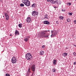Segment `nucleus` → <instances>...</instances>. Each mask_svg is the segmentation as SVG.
<instances>
[{
	"label": "nucleus",
	"instance_id": "f257e3e1",
	"mask_svg": "<svg viewBox=\"0 0 76 76\" xmlns=\"http://www.w3.org/2000/svg\"><path fill=\"white\" fill-rule=\"evenodd\" d=\"M26 58L28 61L31 60L32 58V56L30 53H28L26 55Z\"/></svg>",
	"mask_w": 76,
	"mask_h": 76
},
{
	"label": "nucleus",
	"instance_id": "f03ea898",
	"mask_svg": "<svg viewBox=\"0 0 76 76\" xmlns=\"http://www.w3.org/2000/svg\"><path fill=\"white\" fill-rule=\"evenodd\" d=\"M22 1L26 6H30L31 2L29 0H23Z\"/></svg>",
	"mask_w": 76,
	"mask_h": 76
},
{
	"label": "nucleus",
	"instance_id": "7ed1b4c3",
	"mask_svg": "<svg viewBox=\"0 0 76 76\" xmlns=\"http://www.w3.org/2000/svg\"><path fill=\"white\" fill-rule=\"evenodd\" d=\"M48 31H50L49 30H48V31H42L40 33V36H41V37H44V35H45V33H46V32H48Z\"/></svg>",
	"mask_w": 76,
	"mask_h": 76
},
{
	"label": "nucleus",
	"instance_id": "20e7f679",
	"mask_svg": "<svg viewBox=\"0 0 76 76\" xmlns=\"http://www.w3.org/2000/svg\"><path fill=\"white\" fill-rule=\"evenodd\" d=\"M32 15L33 16H37L38 15V12L36 11H33L32 12Z\"/></svg>",
	"mask_w": 76,
	"mask_h": 76
},
{
	"label": "nucleus",
	"instance_id": "39448f33",
	"mask_svg": "<svg viewBox=\"0 0 76 76\" xmlns=\"http://www.w3.org/2000/svg\"><path fill=\"white\" fill-rule=\"evenodd\" d=\"M12 63H16L17 61L16 60V57L15 56H14L12 57Z\"/></svg>",
	"mask_w": 76,
	"mask_h": 76
},
{
	"label": "nucleus",
	"instance_id": "423d86ee",
	"mask_svg": "<svg viewBox=\"0 0 76 76\" xmlns=\"http://www.w3.org/2000/svg\"><path fill=\"white\" fill-rule=\"evenodd\" d=\"M31 69L32 71H33V72H35V65H33L31 66Z\"/></svg>",
	"mask_w": 76,
	"mask_h": 76
},
{
	"label": "nucleus",
	"instance_id": "0eeeda50",
	"mask_svg": "<svg viewBox=\"0 0 76 76\" xmlns=\"http://www.w3.org/2000/svg\"><path fill=\"white\" fill-rule=\"evenodd\" d=\"M26 22L27 23H29L31 22V17L27 18L26 19Z\"/></svg>",
	"mask_w": 76,
	"mask_h": 76
},
{
	"label": "nucleus",
	"instance_id": "6e6552de",
	"mask_svg": "<svg viewBox=\"0 0 76 76\" xmlns=\"http://www.w3.org/2000/svg\"><path fill=\"white\" fill-rule=\"evenodd\" d=\"M44 23L46 25H49L50 24V22L48 21H45L44 22Z\"/></svg>",
	"mask_w": 76,
	"mask_h": 76
},
{
	"label": "nucleus",
	"instance_id": "1a4fd4ad",
	"mask_svg": "<svg viewBox=\"0 0 76 76\" xmlns=\"http://www.w3.org/2000/svg\"><path fill=\"white\" fill-rule=\"evenodd\" d=\"M55 3H56L57 4H61V2L58 0H56V1Z\"/></svg>",
	"mask_w": 76,
	"mask_h": 76
},
{
	"label": "nucleus",
	"instance_id": "9d476101",
	"mask_svg": "<svg viewBox=\"0 0 76 76\" xmlns=\"http://www.w3.org/2000/svg\"><path fill=\"white\" fill-rule=\"evenodd\" d=\"M15 35H19V31L17 30H15Z\"/></svg>",
	"mask_w": 76,
	"mask_h": 76
},
{
	"label": "nucleus",
	"instance_id": "9b49d317",
	"mask_svg": "<svg viewBox=\"0 0 76 76\" xmlns=\"http://www.w3.org/2000/svg\"><path fill=\"white\" fill-rule=\"evenodd\" d=\"M44 51L42 50L40 52V55L42 56L44 55Z\"/></svg>",
	"mask_w": 76,
	"mask_h": 76
},
{
	"label": "nucleus",
	"instance_id": "f8f14e48",
	"mask_svg": "<svg viewBox=\"0 0 76 76\" xmlns=\"http://www.w3.org/2000/svg\"><path fill=\"white\" fill-rule=\"evenodd\" d=\"M44 19H48V15H45L44 18Z\"/></svg>",
	"mask_w": 76,
	"mask_h": 76
},
{
	"label": "nucleus",
	"instance_id": "ddd939ff",
	"mask_svg": "<svg viewBox=\"0 0 76 76\" xmlns=\"http://www.w3.org/2000/svg\"><path fill=\"white\" fill-rule=\"evenodd\" d=\"M50 2L52 4H55L56 2L54 1V0H50Z\"/></svg>",
	"mask_w": 76,
	"mask_h": 76
},
{
	"label": "nucleus",
	"instance_id": "4468645a",
	"mask_svg": "<svg viewBox=\"0 0 76 76\" xmlns=\"http://www.w3.org/2000/svg\"><path fill=\"white\" fill-rule=\"evenodd\" d=\"M67 55V53H64L62 54L64 57H66Z\"/></svg>",
	"mask_w": 76,
	"mask_h": 76
},
{
	"label": "nucleus",
	"instance_id": "2eb2a0df",
	"mask_svg": "<svg viewBox=\"0 0 76 76\" xmlns=\"http://www.w3.org/2000/svg\"><path fill=\"white\" fill-rule=\"evenodd\" d=\"M57 63V60H53V63L54 65L56 64Z\"/></svg>",
	"mask_w": 76,
	"mask_h": 76
},
{
	"label": "nucleus",
	"instance_id": "dca6fc26",
	"mask_svg": "<svg viewBox=\"0 0 76 76\" xmlns=\"http://www.w3.org/2000/svg\"><path fill=\"white\" fill-rule=\"evenodd\" d=\"M59 19L60 20H63L64 19V17L62 16H60L59 17Z\"/></svg>",
	"mask_w": 76,
	"mask_h": 76
},
{
	"label": "nucleus",
	"instance_id": "f3484780",
	"mask_svg": "<svg viewBox=\"0 0 76 76\" xmlns=\"http://www.w3.org/2000/svg\"><path fill=\"white\" fill-rule=\"evenodd\" d=\"M28 40H29V38H25L24 39V40L25 41H26V42H27V41H28Z\"/></svg>",
	"mask_w": 76,
	"mask_h": 76
},
{
	"label": "nucleus",
	"instance_id": "a211bd4d",
	"mask_svg": "<svg viewBox=\"0 0 76 76\" xmlns=\"http://www.w3.org/2000/svg\"><path fill=\"white\" fill-rule=\"evenodd\" d=\"M22 26V24L20 23L18 25V26L19 28H21Z\"/></svg>",
	"mask_w": 76,
	"mask_h": 76
},
{
	"label": "nucleus",
	"instance_id": "6ab92c4d",
	"mask_svg": "<svg viewBox=\"0 0 76 76\" xmlns=\"http://www.w3.org/2000/svg\"><path fill=\"white\" fill-rule=\"evenodd\" d=\"M36 5V4L35 3H34L31 5V7H35V5Z\"/></svg>",
	"mask_w": 76,
	"mask_h": 76
},
{
	"label": "nucleus",
	"instance_id": "aec40b11",
	"mask_svg": "<svg viewBox=\"0 0 76 76\" xmlns=\"http://www.w3.org/2000/svg\"><path fill=\"white\" fill-rule=\"evenodd\" d=\"M20 6H21V7H23L24 6V4H20Z\"/></svg>",
	"mask_w": 76,
	"mask_h": 76
},
{
	"label": "nucleus",
	"instance_id": "412c9836",
	"mask_svg": "<svg viewBox=\"0 0 76 76\" xmlns=\"http://www.w3.org/2000/svg\"><path fill=\"white\" fill-rule=\"evenodd\" d=\"M9 16H7L6 17V19L7 20H9Z\"/></svg>",
	"mask_w": 76,
	"mask_h": 76
},
{
	"label": "nucleus",
	"instance_id": "4be33fe9",
	"mask_svg": "<svg viewBox=\"0 0 76 76\" xmlns=\"http://www.w3.org/2000/svg\"><path fill=\"white\" fill-rule=\"evenodd\" d=\"M5 17H7V16H9V15H8L7 13H6L5 14Z\"/></svg>",
	"mask_w": 76,
	"mask_h": 76
},
{
	"label": "nucleus",
	"instance_id": "5701e85b",
	"mask_svg": "<svg viewBox=\"0 0 76 76\" xmlns=\"http://www.w3.org/2000/svg\"><path fill=\"white\" fill-rule=\"evenodd\" d=\"M52 72H56V69L55 68L52 69Z\"/></svg>",
	"mask_w": 76,
	"mask_h": 76
},
{
	"label": "nucleus",
	"instance_id": "b1692460",
	"mask_svg": "<svg viewBox=\"0 0 76 76\" xmlns=\"http://www.w3.org/2000/svg\"><path fill=\"white\" fill-rule=\"evenodd\" d=\"M5 76H10V75L8 73L6 74Z\"/></svg>",
	"mask_w": 76,
	"mask_h": 76
},
{
	"label": "nucleus",
	"instance_id": "393cba45",
	"mask_svg": "<svg viewBox=\"0 0 76 76\" xmlns=\"http://www.w3.org/2000/svg\"><path fill=\"white\" fill-rule=\"evenodd\" d=\"M67 21L68 22H69L70 21V19H68L67 20Z\"/></svg>",
	"mask_w": 76,
	"mask_h": 76
},
{
	"label": "nucleus",
	"instance_id": "a878e982",
	"mask_svg": "<svg viewBox=\"0 0 76 76\" xmlns=\"http://www.w3.org/2000/svg\"><path fill=\"white\" fill-rule=\"evenodd\" d=\"M73 55L74 56H76V52L73 53Z\"/></svg>",
	"mask_w": 76,
	"mask_h": 76
},
{
	"label": "nucleus",
	"instance_id": "bb28decb",
	"mask_svg": "<svg viewBox=\"0 0 76 76\" xmlns=\"http://www.w3.org/2000/svg\"><path fill=\"white\" fill-rule=\"evenodd\" d=\"M43 37H44L45 38H47L48 37V36H45V35H44L43 36Z\"/></svg>",
	"mask_w": 76,
	"mask_h": 76
},
{
	"label": "nucleus",
	"instance_id": "cd10ccee",
	"mask_svg": "<svg viewBox=\"0 0 76 76\" xmlns=\"http://www.w3.org/2000/svg\"><path fill=\"white\" fill-rule=\"evenodd\" d=\"M68 15H70V16H72V13L70 12H69L68 13Z\"/></svg>",
	"mask_w": 76,
	"mask_h": 76
},
{
	"label": "nucleus",
	"instance_id": "c85d7f7f",
	"mask_svg": "<svg viewBox=\"0 0 76 76\" xmlns=\"http://www.w3.org/2000/svg\"><path fill=\"white\" fill-rule=\"evenodd\" d=\"M67 4H68L69 5V6H70V5H71V3L69 2V3H67Z\"/></svg>",
	"mask_w": 76,
	"mask_h": 76
},
{
	"label": "nucleus",
	"instance_id": "c756f323",
	"mask_svg": "<svg viewBox=\"0 0 76 76\" xmlns=\"http://www.w3.org/2000/svg\"><path fill=\"white\" fill-rule=\"evenodd\" d=\"M62 12H65V9H62Z\"/></svg>",
	"mask_w": 76,
	"mask_h": 76
},
{
	"label": "nucleus",
	"instance_id": "7c9ffc66",
	"mask_svg": "<svg viewBox=\"0 0 76 76\" xmlns=\"http://www.w3.org/2000/svg\"><path fill=\"white\" fill-rule=\"evenodd\" d=\"M74 23L75 24H76V20H74Z\"/></svg>",
	"mask_w": 76,
	"mask_h": 76
},
{
	"label": "nucleus",
	"instance_id": "2f4dec72",
	"mask_svg": "<svg viewBox=\"0 0 76 76\" xmlns=\"http://www.w3.org/2000/svg\"><path fill=\"white\" fill-rule=\"evenodd\" d=\"M42 47L43 48H44V47H45V46L43 45L42 46Z\"/></svg>",
	"mask_w": 76,
	"mask_h": 76
},
{
	"label": "nucleus",
	"instance_id": "473e14b6",
	"mask_svg": "<svg viewBox=\"0 0 76 76\" xmlns=\"http://www.w3.org/2000/svg\"><path fill=\"white\" fill-rule=\"evenodd\" d=\"M47 1H48V2H49V1L50 2V0H47Z\"/></svg>",
	"mask_w": 76,
	"mask_h": 76
},
{
	"label": "nucleus",
	"instance_id": "72a5a7b5",
	"mask_svg": "<svg viewBox=\"0 0 76 76\" xmlns=\"http://www.w3.org/2000/svg\"><path fill=\"white\" fill-rule=\"evenodd\" d=\"M29 70H30V68H28V72H30V71H29Z\"/></svg>",
	"mask_w": 76,
	"mask_h": 76
},
{
	"label": "nucleus",
	"instance_id": "f704fd0d",
	"mask_svg": "<svg viewBox=\"0 0 76 76\" xmlns=\"http://www.w3.org/2000/svg\"><path fill=\"white\" fill-rule=\"evenodd\" d=\"M74 65H75V64H76V62H74Z\"/></svg>",
	"mask_w": 76,
	"mask_h": 76
},
{
	"label": "nucleus",
	"instance_id": "c9c22d12",
	"mask_svg": "<svg viewBox=\"0 0 76 76\" xmlns=\"http://www.w3.org/2000/svg\"><path fill=\"white\" fill-rule=\"evenodd\" d=\"M56 23L57 24H58V21H57L56 22Z\"/></svg>",
	"mask_w": 76,
	"mask_h": 76
},
{
	"label": "nucleus",
	"instance_id": "e433bc0d",
	"mask_svg": "<svg viewBox=\"0 0 76 76\" xmlns=\"http://www.w3.org/2000/svg\"><path fill=\"white\" fill-rule=\"evenodd\" d=\"M74 45V46H75V47H76V45Z\"/></svg>",
	"mask_w": 76,
	"mask_h": 76
},
{
	"label": "nucleus",
	"instance_id": "4c0bfd02",
	"mask_svg": "<svg viewBox=\"0 0 76 76\" xmlns=\"http://www.w3.org/2000/svg\"><path fill=\"white\" fill-rule=\"evenodd\" d=\"M33 75H34V73L32 74L31 76H33Z\"/></svg>",
	"mask_w": 76,
	"mask_h": 76
},
{
	"label": "nucleus",
	"instance_id": "58836bf2",
	"mask_svg": "<svg viewBox=\"0 0 76 76\" xmlns=\"http://www.w3.org/2000/svg\"><path fill=\"white\" fill-rule=\"evenodd\" d=\"M28 38H30V37L29 36L28 37Z\"/></svg>",
	"mask_w": 76,
	"mask_h": 76
},
{
	"label": "nucleus",
	"instance_id": "ea45409f",
	"mask_svg": "<svg viewBox=\"0 0 76 76\" xmlns=\"http://www.w3.org/2000/svg\"><path fill=\"white\" fill-rule=\"evenodd\" d=\"M0 2H1V0H0Z\"/></svg>",
	"mask_w": 76,
	"mask_h": 76
},
{
	"label": "nucleus",
	"instance_id": "a19ab883",
	"mask_svg": "<svg viewBox=\"0 0 76 76\" xmlns=\"http://www.w3.org/2000/svg\"><path fill=\"white\" fill-rule=\"evenodd\" d=\"M51 32H52V33H53V32L52 31H51Z\"/></svg>",
	"mask_w": 76,
	"mask_h": 76
},
{
	"label": "nucleus",
	"instance_id": "79ce46f5",
	"mask_svg": "<svg viewBox=\"0 0 76 76\" xmlns=\"http://www.w3.org/2000/svg\"><path fill=\"white\" fill-rule=\"evenodd\" d=\"M10 36H12V35L10 34Z\"/></svg>",
	"mask_w": 76,
	"mask_h": 76
},
{
	"label": "nucleus",
	"instance_id": "37998d69",
	"mask_svg": "<svg viewBox=\"0 0 76 76\" xmlns=\"http://www.w3.org/2000/svg\"><path fill=\"white\" fill-rule=\"evenodd\" d=\"M3 17H4V16H3Z\"/></svg>",
	"mask_w": 76,
	"mask_h": 76
},
{
	"label": "nucleus",
	"instance_id": "c03bdc74",
	"mask_svg": "<svg viewBox=\"0 0 76 76\" xmlns=\"http://www.w3.org/2000/svg\"><path fill=\"white\" fill-rule=\"evenodd\" d=\"M54 8H56V7H54Z\"/></svg>",
	"mask_w": 76,
	"mask_h": 76
},
{
	"label": "nucleus",
	"instance_id": "a18cd8bd",
	"mask_svg": "<svg viewBox=\"0 0 76 76\" xmlns=\"http://www.w3.org/2000/svg\"><path fill=\"white\" fill-rule=\"evenodd\" d=\"M52 35H51V37H52Z\"/></svg>",
	"mask_w": 76,
	"mask_h": 76
},
{
	"label": "nucleus",
	"instance_id": "49530a36",
	"mask_svg": "<svg viewBox=\"0 0 76 76\" xmlns=\"http://www.w3.org/2000/svg\"><path fill=\"white\" fill-rule=\"evenodd\" d=\"M54 35H56L54 34Z\"/></svg>",
	"mask_w": 76,
	"mask_h": 76
}]
</instances>
